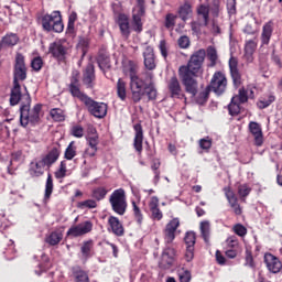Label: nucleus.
Masks as SVG:
<instances>
[{
  "label": "nucleus",
  "mask_w": 282,
  "mask_h": 282,
  "mask_svg": "<svg viewBox=\"0 0 282 282\" xmlns=\"http://www.w3.org/2000/svg\"><path fill=\"white\" fill-rule=\"evenodd\" d=\"M31 67L34 69V72H41L43 68V58L41 57H35L31 62Z\"/></svg>",
  "instance_id": "nucleus-59"
},
{
  "label": "nucleus",
  "mask_w": 282,
  "mask_h": 282,
  "mask_svg": "<svg viewBox=\"0 0 282 282\" xmlns=\"http://www.w3.org/2000/svg\"><path fill=\"white\" fill-rule=\"evenodd\" d=\"M205 52L207 54L208 61L210 62L209 67H215V65H217V61H219L217 48H215V46H208Z\"/></svg>",
  "instance_id": "nucleus-37"
},
{
  "label": "nucleus",
  "mask_w": 282,
  "mask_h": 282,
  "mask_svg": "<svg viewBox=\"0 0 282 282\" xmlns=\"http://www.w3.org/2000/svg\"><path fill=\"white\" fill-rule=\"evenodd\" d=\"M151 169L154 172V184H158L160 182V161H154Z\"/></svg>",
  "instance_id": "nucleus-62"
},
{
  "label": "nucleus",
  "mask_w": 282,
  "mask_h": 282,
  "mask_svg": "<svg viewBox=\"0 0 282 282\" xmlns=\"http://www.w3.org/2000/svg\"><path fill=\"white\" fill-rule=\"evenodd\" d=\"M96 153H98V148H94V147L87 148L82 155L84 160L83 164H87V158H94Z\"/></svg>",
  "instance_id": "nucleus-55"
},
{
  "label": "nucleus",
  "mask_w": 282,
  "mask_h": 282,
  "mask_svg": "<svg viewBox=\"0 0 282 282\" xmlns=\"http://www.w3.org/2000/svg\"><path fill=\"white\" fill-rule=\"evenodd\" d=\"M274 100H276L274 95H269L267 98L259 99L257 107L258 109H267V107H270V104L274 102Z\"/></svg>",
  "instance_id": "nucleus-47"
},
{
  "label": "nucleus",
  "mask_w": 282,
  "mask_h": 282,
  "mask_svg": "<svg viewBox=\"0 0 282 282\" xmlns=\"http://www.w3.org/2000/svg\"><path fill=\"white\" fill-rule=\"evenodd\" d=\"M208 8L214 19L219 18V12H221V0H212V3L208 6Z\"/></svg>",
  "instance_id": "nucleus-42"
},
{
  "label": "nucleus",
  "mask_w": 282,
  "mask_h": 282,
  "mask_svg": "<svg viewBox=\"0 0 282 282\" xmlns=\"http://www.w3.org/2000/svg\"><path fill=\"white\" fill-rule=\"evenodd\" d=\"M198 144L200 149H203L204 151H208L210 150V147H213V140L207 137V138L200 139Z\"/></svg>",
  "instance_id": "nucleus-61"
},
{
  "label": "nucleus",
  "mask_w": 282,
  "mask_h": 282,
  "mask_svg": "<svg viewBox=\"0 0 282 282\" xmlns=\"http://www.w3.org/2000/svg\"><path fill=\"white\" fill-rule=\"evenodd\" d=\"M25 101H22L20 107V124L21 127H26L28 124H37L41 120V111L43 109V105L36 104L32 109L30 105H32V98L30 97V93H25L23 96Z\"/></svg>",
  "instance_id": "nucleus-2"
},
{
  "label": "nucleus",
  "mask_w": 282,
  "mask_h": 282,
  "mask_svg": "<svg viewBox=\"0 0 282 282\" xmlns=\"http://www.w3.org/2000/svg\"><path fill=\"white\" fill-rule=\"evenodd\" d=\"M227 87L228 78H226V74L221 73V70L214 73L208 85V89H210V91H214L216 96H221V94L226 93Z\"/></svg>",
  "instance_id": "nucleus-7"
},
{
  "label": "nucleus",
  "mask_w": 282,
  "mask_h": 282,
  "mask_svg": "<svg viewBox=\"0 0 282 282\" xmlns=\"http://www.w3.org/2000/svg\"><path fill=\"white\" fill-rule=\"evenodd\" d=\"M42 28L45 32H63L64 25L61 11H53L51 14H44L42 17Z\"/></svg>",
  "instance_id": "nucleus-4"
},
{
  "label": "nucleus",
  "mask_w": 282,
  "mask_h": 282,
  "mask_svg": "<svg viewBox=\"0 0 282 282\" xmlns=\"http://www.w3.org/2000/svg\"><path fill=\"white\" fill-rule=\"evenodd\" d=\"M109 204L116 215H124L127 213V193L123 188L115 189L109 196Z\"/></svg>",
  "instance_id": "nucleus-3"
},
{
  "label": "nucleus",
  "mask_w": 282,
  "mask_h": 282,
  "mask_svg": "<svg viewBox=\"0 0 282 282\" xmlns=\"http://www.w3.org/2000/svg\"><path fill=\"white\" fill-rule=\"evenodd\" d=\"M180 228V218L172 219L163 231L165 243H173L175 240V232Z\"/></svg>",
  "instance_id": "nucleus-14"
},
{
  "label": "nucleus",
  "mask_w": 282,
  "mask_h": 282,
  "mask_svg": "<svg viewBox=\"0 0 282 282\" xmlns=\"http://www.w3.org/2000/svg\"><path fill=\"white\" fill-rule=\"evenodd\" d=\"M227 248L231 250H237L239 248V240L235 236H230L226 240Z\"/></svg>",
  "instance_id": "nucleus-58"
},
{
  "label": "nucleus",
  "mask_w": 282,
  "mask_h": 282,
  "mask_svg": "<svg viewBox=\"0 0 282 282\" xmlns=\"http://www.w3.org/2000/svg\"><path fill=\"white\" fill-rule=\"evenodd\" d=\"M108 225L117 237H122V235H124V227L118 217L110 216L108 218Z\"/></svg>",
  "instance_id": "nucleus-26"
},
{
  "label": "nucleus",
  "mask_w": 282,
  "mask_h": 282,
  "mask_svg": "<svg viewBox=\"0 0 282 282\" xmlns=\"http://www.w3.org/2000/svg\"><path fill=\"white\" fill-rule=\"evenodd\" d=\"M150 213L152 215V219L160 221L164 215L160 209V199L156 196H152L149 203Z\"/></svg>",
  "instance_id": "nucleus-22"
},
{
  "label": "nucleus",
  "mask_w": 282,
  "mask_h": 282,
  "mask_svg": "<svg viewBox=\"0 0 282 282\" xmlns=\"http://www.w3.org/2000/svg\"><path fill=\"white\" fill-rule=\"evenodd\" d=\"M72 272L76 282H89V274L79 265L73 267Z\"/></svg>",
  "instance_id": "nucleus-32"
},
{
  "label": "nucleus",
  "mask_w": 282,
  "mask_h": 282,
  "mask_svg": "<svg viewBox=\"0 0 282 282\" xmlns=\"http://www.w3.org/2000/svg\"><path fill=\"white\" fill-rule=\"evenodd\" d=\"M232 230H234L235 235H238V237H246V235H248V229L246 228V226H243L241 224H236L232 227Z\"/></svg>",
  "instance_id": "nucleus-56"
},
{
  "label": "nucleus",
  "mask_w": 282,
  "mask_h": 282,
  "mask_svg": "<svg viewBox=\"0 0 282 282\" xmlns=\"http://www.w3.org/2000/svg\"><path fill=\"white\" fill-rule=\"evenodd\" d=\"M143 63L145 69H149V72H153L155 69V51L151 46H147L143 51Z\"/></svg>",
  "instance_id": "nucleus-20"
},
{
  "label": "nucleus",
  "mask_w": 282,
  "mask_h": 282,
  "mask_svg": "<svg viewBox=\"0 0 282 282\" xmlns=\"http://www.w3.org/2000/svg\"><path fill=\"white\" fill-rule=\"evenodd\" d=\"M78 208H98V203L94 199H87L77 204Z\"/></svg>",
  "instance_id": "nucleus-57"
},
{
  "label": "nucleus",
  "mask_w": 282,
  "mask_h": 282,
  "mask_svg": "<svg viewBox=\"0 0 282 282\" xmlns=\"http://www.w3.org/2000/svg\"><path fill=\"white\" fill-rule=\"evenodd\" d=\"M85 107H87L89 113L94 116L95 118H105L107 116V104L105 102H98L90 97H88L84 101Z\"/></svg>",
  "instance_id": "nucleus-11"
},
{
  "label": "nucleus",
  "mask_w": 282,
  "mask_h": 282,
  "mask_svg": "<svg viewBox=\"0 0 282 282\" xmlns=\"http://www.w3.org/2000/svg\"><path fill=\"white\" fill-rule=\"evenodd\" d=\"M117 95L120 100H127V82L122 78L117 82Z\"/></svg>",
  "instance_id": "nucleus-39"
},
{
  "label": "nucleus",
  "mask_w": 282,
  "mask_h": 282,
  "mask_svg": "<svg viewBox=\"0 0 282 282\" xmlns=\"http://www.w3.org/2000/svg\"><path fill=\"white\" fill-rule=\"evenodd\" d=\"M210 91H213V90L208 89V86H207L205 90L199 93V95L197 97V102L199 105H204V102H206V100H208V96H209Z\"/></svg>",
  "instance_id": "nucleus-60"
},
{
  "label": "nucleus",
  "mask_w": 282,
  "mask_h": 282,
  "mask_svg": "<svg viewBox=\"0 0 282 282\" xmlns=\"http://www.w3.org/2000/svg\"><path fill=\"white\" fill-rule=\"evenodd\" d=\"M167 89L171 94L172 98H183L184 91L182 90V84H180V79L177 76H172L167 82Z\"/></svg>",
  "instance_id": "nucleus-17"
},
{
  "label": "nucleus",
  "mask_w": 282,
  "mask_h": 282,
  "mask_svg": "<svg viewBox=\"0 0 282 282\" xmlns=\"http://www.w3.org/2000/svg\"><path fill=\"white\" fill-rule=\"evenodd\" d=\"M254 52H257V39L246 41L243 56L247 63L254 61Z\"/></svg>",
  "instance_id": "nucleus-23"
},
{
  "label": "nucleus",
  "mask_w": 282,
  "mask_h": 282,
  "mask_svg": "<svg viewBox=\"0 0 282 282\" xmlns=\"http://www.w3.org/2000/svg\"><path fill=\"white\" fill-rule=\"evenodd\" d=\"M197 240V236L194 231H187L184 237V241L187 248H195V241Z\"/></svg>",
  "instance_id": "nucleus-51"
},
{
  "label": "nucleus",
  "mask_w": 282,
  "mask_h": 282,
  "mask_svg": "<svg viewBox=\"0 0 282 282\" xmlns=\"http://www.w3.org/2000/svg\"><path fill=\"white\" fill-rule=\"evenodd\" d=\"M134 131H135V135H134L133 147L135 151H138L139 153H142V142L144 141V132L142 130V124L137 123L134 126Z\"/></svg>",
  "instance_id": "nucleus-27"
},
{
  "label": "nucleus",
  "mask_w": 282,
  "mask_h": 282,
  "mask_svg": "<svg viewBox=\"0 0 282 282\" xmlns=\"http://www.w3.org/2000/svg\"><path fill=\"white\" fill-rule=\"evenodd\" d=\"M25 94H21V84H13V88L11 89L10 95V105L14 107L18 102H25V99L23 98Z\"/></svg>",
  "instance_id": "nucleus-28"
},
{
  "label": "nucleus",
  "mask_w": 282,
  "mask_h": 282,
  "mask_svg": "<svg viewBox=\"0 0 282 282\" xmlns=\"http://www.w3.org/2000/svg\"><path fill=\"white\" fill-rule=\"evenodd\" d=\"M264 263L267 265V270H269V272H271L272 274H279V272H281L282 270L281 260H279L272 253L264 254Z\"/></svg>",
  "instance_id": "nucleus-15"
},
{
  "label": "nucleus",
  "mask_w": 282,
  "mask_h": 282,
  "mask_svg": "<svg viewBox=\"0 0 282 282\" xmlns=\"http://www.w3.org/2000/svg\"><path fill=\"white\" fill-rule=\"evenodd\" d=\"M83 259H91L94 257V240L84 241L80 247Z\"/></svg>",
  "instance_id": "nucleus-31"
},
{
  "label": "nucleus",
  "mask_w": 282,
  "mask_h": 282,
  "mask_svg": "<svg viewBox=\"0 0 282 282\" xmlns=\"http://www.w3.org/2000/svg\"><path fill=\"white\" fill-rule=\"evenodd\" d=\"M117 24L119 25L121 36L129 39V36H131V24L129 22V15L120 13L117 19Z\"/></svg>",
  "instance_id": "nucleus-19"
},
{
  "label": "nucleus",
  "mask_w": 282,
  "mask_h": 282,
  "mask_svg": "<svg viewBox=\"0 0 282 282\" xmlns=\"http://www.w3.org/2000/svg\"><path fill=\"white\" fill-rule=\"evenodd\" d=\"M61 158V149L54 147L51 149V151L42 158L44 164L50 169L52 164H55V162Z\"/></svg>",
  "instance_id": "nucleus-29"
},
{
  "label": "nucleus",
  "mask_w": 282,
  "mask_h": 282,
  "mask_svg": "<svg viewBox=\"0 0 282 282\" xmlns=\"http://www.w3.org/2000/svg\"><path fill=\"white\" fill-rule=\"evenodd\" d=\"M67 175V161H62L59 169L55 172L56 180H63Z\"/></svg>",
  "instance_id": "nucleus-53"
},
{
  "label": "nucleus",
  "mask_w": 282,
  "mask_h": 282,
  "mask_svg": "<svg viewBox=\"0 0 282 282\" xmlns=\"http://www.w3.org/2000/svg\"><path fill=\"white\" fill-rule=\"evenodd\" d=\"M51 117L55 122H63L65 121V112L61 108H53L50 111Z\"/></svg>",
  "instance_id": "nucleus-46"
},
{
  "label": "nucleus",
  "mask_w": 282,
  "mask_h": 282,
  "mask_svg": "<svg viewBox=\"0 0 282 282\" xmlns=\"http://www.w3.org/2000/svg\"><path fill=\"white\" fill-rule=\"evenodd\" d=\"M131 205H132V210H133V215L137 224L139 226H142V221H144V216L142 215V210L140 209L135 200H131Z\"/></svg>",
  "instance_id": "nucleus-43"
},
{
  "label": "nucleus",
  "mask_w": 282,
  "mask_h": 282,
  "mask_svg": "<svg viewBox=\"0 0 282 282\" xmlns=\"http://www.w3.org/2000/svg\"><path fill=\"white\" fill-rule=\"evenodd\" d=\"M178 76L181 78L182 85L185 88L186 94H191V96H197V73H191L186 68H178Z\"/></svg>",
  "instance_id": "nucleus-5"
},
{
  "label": "nucleus",
  "mask_w": 282,
  "mask_h": 282,
  "mask_svg": "<svg viewBox=\"0 0 282 282\" xmlns=\"http://www.w3.org/2000/svg\"><path fill=\"white\" fill-rule=\"evenodd\" d=\"M28 78V67H25V56L18 53L15 55V64L13 70V85H19V80Z\"/></svg>",
  "instance_id": "nucleus-9"
},
{
  "label": "nucleus",
  "mask_w": 282,
  "mask_h": 282,
  "mask_svg": "<svg viewBox=\"0 0 282 282\" xmlns=\"http://www.w3.org/2000/svg\"><path fill=\"white\" fill-rule=\"evenodd\" d=\"M178 17L182 21H188L193 17V4H191V1L185 0L178 8Z\"/></svg>",
  "instance_id": "nucleus-30"
},
{
  "label": "nucleus",
  "mask_w": 282,
  "mask_h": 282,
  "mask_svg": "<svg viewBox=\"0 0 282 282\" xmlns=\"http://www.w3.org/2000/svg\"><path fill=\"white\" fill-rule=\"evenodd\" d=\"M48 53L56 58L59 63H63L67 58V46L63 45V41H55L50 44Z\"/></svg>",
  "instance_id": "nucleus-12"
},
{
  "label": "nucleus",
  "mask_w": 282,
  "mask_h": 282,
  "mask_svg": "<svg viewBox=\"0 0 282 282\" xmlns=\"http://www.w3.org/2000/svg\"><path fill=\"white\" fill-rule=\"evenodd\" d=\"M200 235L205 241V243H209L210 241V221L203 220L199 225Z\"/></svg>",
  "instance_id": "nucleus-34"
},
{
  "label": "nucleus",
  "mask_w": 282,
  "mask_h": 282,
  "mask_svg": "<svg viewBox=\"0 0 282 282\" xmlns=\"http://www.w3.org/2000/svg\"><path fill=\"white\" fill-rule=\"evenodd\" d=\"M68 91L73 98H78L82 102H85L89 98V96L80 90V73L78 70L72 73Z\"/></svg>",
  "instance_id": "nucleus-8"
},
{
  "label": "nucleus",
  "mask_w": 282,
  "mask_h": 282,
  "mask_svg": "<svg viewBox=\"0 0 282 282\" xmlns=\"http://www.w3.org/2000/svg\"><path fill=\"white\" fill-rule=\"evenodd\" d=\"M251 191H252V188H250L246 184L239 185V187H238V195H240L241 197H248L250 195Z\"/></svg>",
  "instance_id": "nucleus-64"
},
{
  "label": "nucleus",
  "mask_w": 282,
  "mask_h": 282,
  "mask_svg": "<svg viewBox=\"0 0 282 282\" xmlns=\"http://www.w3.org/2000/svg\"><path fill=\"white\" fill-rule=\"evenodd\" d=\"M93 228H94V224H91V221L87 220L77 226L70 227L67 231V236L68 237H83V235H87L88 232H91Z\"/></svg>",
  "instance_id": "nucleus-13"
},
{
  "label": "nucleus",
  "mask_w": 282,
  "mask_h": 282,
  "mask_svg": "<svg viewBox=\"0 0 282 282\" xmlns=\"http://www.w3.org/2000/svg\"><path fill=\"white\" fill-rule=\"evenodd\" d=\"M75 142L72 141L65 150L64 158L65 160H73L76 158V145Z\"/></svg>",
  "instance_id": "nucleus-50"
},
{
  "label": "nucleus",
  "mask_w": 282,
  "mask_h": 282,
  "mask_svg": "<svg viewBox=\"0 0 282 282\" xmlns=\"http://www.w3.org/2000/svg\"><path fill=\"white\" fill-rule=\"evenodd\" d=\"M137 3L132 9V30L140 34L143 30L142 17L145 14L144 0H137Z\"/></svg>",
  "instance_id": "nucleus-10"
},
{
  "label": "nucleus",
  "mask_w": 282,
  "mask_h": 282,
  "mask_svg": "<svg viewBox=\"0 0 282 282\" xmlns=\"http://www.w3.org/2000/svg\"><path fill=\"white\" fill-rule=\"evenodd\" d=\"M204 61H206V50L199 48L191 55L187 65L180 66L178 69H186L192 74H199V69H202Z\"/></svg>",
  "instance_id": "nucleus-6"
},
{
  "label": "nucleus",
  "mask_w": 282,
  "mask_h": 282,
  "mask_svg": "<svg viewBox=\"0 0 282 282\" xmlns=\"http://www.w3.org/2000/svg\"><path fill=\"white\" fill-rule=\"evenodd\" d=\"M272 32H274V22L269 21L263 24L261 33L262 45H270V39H272Z\"/></svg>",
  "instance_id": "nucleus-25"
},
{
  "label": "nucleus",
  "mask_w": 282,
  "mask_h": 282,
  "mask_svg": "<svg viewBox=\"0 0 282 282\" xmlns=\"http://www.w3.org/2000/svg\"><path fill=\"white\" fill-rule=\"evenodd\" d=\"M229 69L235 87H241V73L239 72V61L236 57L229 58Z\"/></svg>",
  "instance_id": "nucleus-16"
},
{
  "label": "nucleus",
  "mask_w": 282,
  "mask_h": 282,
  "mask_svg": "<svg viewBox=\"0 0 282 282\" xmlns=\"http://www.w3.org/2000/svg\"><path fill=\"white\" fill-rule=\"evenodd\" d=\"M249 130L251 135H253V141L256 147H263V130L258 122L251 121L249 123Z\"/></svg>",
  "instance_id": "nucleus-21"
},
{
  "label": "nucleus",
  "mask_w": 282,
  "mask_h": 282,
  "mask_svg": "<svg viewBox=\"0 0 282 282\" xmlns=\"http://www.w3.org/2000/svg\"><path fill=\"white\" fill-rule=\"evenodd\" d=\"M96 80V70L93 64H88L83 76V83L88 88L94 87V82Z\"/></svg>",
  "instance_id": "nucleus-24"
},
{
  "label": "nucleus",
  "mask_w": 282,
  "mask_h": 282,
  "mask_svg": "<svg viewBox=\"0 0 282 282\" xmlns=\"http://www.w3.org/2000/svg\"><path fill=\"white\" fill-rule=\"evenodd\" d=\"M61 241H63V232L61 231H52L46 237V243H48V246H58Z\"/></svg>",
  "instance_id": "nucleus-36"
},
{
  "label": "nucleus",
  "mask_w": 282,
  "mask_h": 282,
  "mask_svg": "<svg viewBox=\"0 0 282 282\" xmlns=\"http://www.w3.org/2000/svg\"><path fill=\"white\" fill-rule=\"evenodd\" d=\"M176 19H177V15L173 13H167L165 15L164 26L166 28V30H173L175 28Z\"/></svg>",
  "instance_id": "nucleus-52"
},
{
  "label": "nucleus",
  "mask_w": 282,
  "mask_h": 282,
  "mask_svg": "<svg viewBox=\"0 0 282 282\" xmlns=\"http://www.w3.org/2000/svg\"><path fill=\"white\" fill-rule=\"evenodd\" d=\"M232 98L237 102H240V105H243L248 102V91L242 87L238 90V95L234 96Z\"/></svg>",
  "instance_id": "nucleus-49"
},
{
  "label": "nucleus",
  "mask_w": 282,
  "mask_h": 282,
  "mask_svg": "<svg viewBox=\"0 0 282 282\" xmlns=\"http://www.w3.org/2000/svg\"><path fill=\"white\" fill-rule=\"evenodd\" d=\"M76 21H78V13H76V11H73L68 17L67 32H74Z\"/></svg>",
  "instance_id": "nucleus-54"
},
{
  "label": "nucleus",
  "mask_w": 282,
  "mask_h": 282,
  "mask_svg": "<svg viewBox=\"0 0 282 282\" xmlns=\"http://www.w3.org/2000/svg\"><path fill=\"white\" fill-rule=\"evenodd\" d=\"M97 63L99 65V68L105 70V69H109V67H111V62L109 59V56L105 55V54H99L97 57Z\"/></svg>",
  "instance_id": "nucleus-45"
},
{
  "label": "nucleus",
  "mask_w": 282,
  "mask_h": 282,
  "mask_svg": "<svg viewBox=\"0 0 282 282\" xmlns=\"http://www.w3.org/2000/svg\"><path fill=\"white\" fill-rule=\"evenodd\" d=\"M175 260V249L166 248L162 253V263H166L169 268L173 265V261Z\"/></svg>",
  "instance_id": "nucleus-35"
},
{
  "label": "nucleus",
  "mask_w": 282,
  "mask_h": 282,
  "mask_svg": "<svg viewBox=\"0 0 282 282\" xmlns=\"http://www.w3.org/2000/svg\"><path fill=\"white\" fill-rule=\"evenodd\" d=\"M52 193H54V180L52 178V174H47L46 184H45V193L44 200L47 202L50 197H52Z\"/></svg>",
  "instance_id": "nucleus-41"
},
{
  "label": "nucleus",
  "mask_w": 282,
  "mask_h": 282,
  "mask_svg": "<svg viewBox=\"0 0 282 282\" xmlns=\"http://www.w3.org/2000/svg\"><path fill=\"white\" fill-rule=\"evenodd\" d=\"M224 193L235 215H241V205H239V199L237 198V195H235V192H232L230 187H225Z\"/></svg>",
  "instance_id": "nucleus-18"
},
{
  "label": "nucleus",
  "mask_w": 282,
  "mask_h": 282,
  "mask_svg": "<svg viewBox=\"0 0 282 282\" xmlns=\"http://www.w3.org/2000/svg\"><path fill=\"white\" fill-rule=\"evenodd\" d=\"M129 77L133 102H140L144 96H148L149 100L158 98V89H155V83H153V73L145 72L138 76L135 75V68L130 67Z\"/></svg>",
  "instance_id": "nucleus-1"
},
{
  "label": "nucleus",
  "mask_w": 282,
  "mask_h": 282,
  "mask_svg": "<svg viewBox=\"0 0 282 282\" xmlns=\"http://www.w3.org/2000/svg\"><path fill=\"white\" fill-rule=\"evenodd\" d=\"M45 166H47V164L43 162V159L36 162L35 164L32 163V166L30 169L31 175H33L34 177H41V175H43L45 171Z\"/></svg>",
  "instance_id": "nucleus-33"
},
{
  "label": "nucleus",
  "mask_w": 282,
  "mask_h": 282,
  "mask_svg": "<svg viewBox=\"0 0 282 282\" xmlns=\"http://www.w3.org/2000/svg\"><path fill=\"white\" fill-rule=\"evenodd\" d=\"M107 193L109 192L107 191L106 187L99 186L93 189L91 197L96 202H102V199L107 197Z\"/></svg>",
  "instance_id": "nucleus-38"
},
{
  "label": "nucleus",
  "mask_w": 282,
  "mask_h": 282,
  "mask_svg": "<svg viewBox=\"0 0 282 282\" xmlns=\"http://www.w3.org/2000/svg\"><path fill=\"white\" fill-rule=\"evenodd\" d=\"M19 43V36L17 34L11 33L2 37V45H9V46H14Z\"/></svg>",
  "instance_id": "nucleus-48"
},
{
  "label": "nucleus",
  "mask_w": 282,
  "mask_h": 282,
  "mask_svg": "<svg viewBox=\"0 0 282 282\" xmlns=\"http://www.w3.org/2000/svg\"><path fill=\"white\" fill-rule=\"evenodd\" d=\"M198 17H203L204 25H208V21L210 19V8L206 4H200L197 8Z\"/></svg>",
  "instance_id": "nucleus-40"
},
{
  "label": "nucleus",
  "mask_w": 282,
  "mask_h": 282,
  "mask_svg": "<svg viewBox=\"0 0 282 282\" xmlns=\"http://www.w3.org/2000/svg\"><path fill=\"white\" fill-rule=\"evenodd\" d=\"M228 110L230 116H239L241 112V102L237 101L235 98H231V101L228 105Z\"/></svg>",
  "instance_id": "nucleus-44"
},
{
  "label": "nucleus",
  "mask_w": 282,
  "mask_h": 282,
  "mask_svg": "<svg viewBox=\"0 0 282 282\" xmlns=\"http://www.w3.org/2000/svg\"><path fill=\"white\" fill-rule=\"evenodd\" d=\"M178 279L180 282H191V271L184 269L180 270Z\"/></svg>",
  "instance_id": "nucleus-63"
}]
</instances>
